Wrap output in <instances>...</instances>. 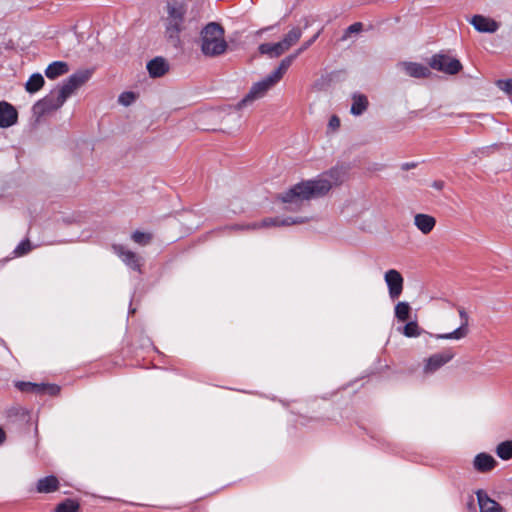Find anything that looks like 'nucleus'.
I'll list each match as a JSON object with an SVG mask.
<instances>
[{"label":"nucleus","instance_id":"nucleus-1","mask_svg":"<svg viewBox=\"0 0 512 512\" xmlns=\"http://www.w3.org/2000/svg\"><path fill=\"white\" fill-rule=\"evenodd\" d=\"M346 179V172L339 167L331 168L317 177L301 181L279 195L285 210L298 211L306 202L326 196Z\"/></svg>","mask_w":512,"mask_h":512},{"label":"nucleus","instance_id":"nucleus-2","mask_svg":"<svg viewBox=\"0 0 512 512\" xmlns=\"http://www.w3.org/2000/svg\"><path fill=\"white\" fill-rule=\"evenodd\" d=\"M91 77V71L82 70L72 74L63 84L51 91L49 95L34 105V111L45 114L59 109L78 88Z\"/></svg>","mask_w":512,"mask_h":512},{"label":"nucleus","instance_id":"nucleus-3","mask_svg":"<svg viewBox=\"0 0 512 512\" xmlns=\"http://www.w3.org/2000/svg\"><path fill=\"white\" fill-rule=\"evenodd\" d=\"M91 77V71L82 70L72 74L63 84L51 91L49 95L34 105V111L45 114L59 109L78 88Z\"/></svg>","mask_w":512,"mask_h":512},{"label":"nucleus","instance_id":"nucleus-4","mask_svg":"<svg viewBox=\"0 0 512 512\" xmlns=\"http://www.w3.org/2000/svg\"><path fill=\"white\" fill-rule=\"evenodd\" d=\"M292 58L293 57H285L273 72H271L261 81L254 83L248 94L236 105L235 108L239 110L247 105H250L256 100L262 99L267 94V92L282 79L292 64Z\"/></svg>","mask_w":512,"mask_h":512},{"label":"nucleus","instance_id":"nucleus-5","mask_svg":"<svg viewBox=\"0 0 512 512\" xmlns=\"http://www.w3.org/2000/svg\"><path fill=\"white\" fill-rule=\"evenodd\" d=\"M199 45L206 57H218L228 49L223 27L216 23H208L200 32Z\"/></svg>","mask_w":512,"mask_h":512},{"label":"nucleus","instance_id":"nucleus-6","mask_svg":"<svg viewBox=\"0 0 512 512\" xmlns=\"http://www.w3.org/2000/svg\"><path fill=\"white\" fill-rule=\"evenodd\" d=\"M187 5L183 2L172 0L167 2L166 17L164 18L165 36L177 45L180 41V33L186 28Z\"/></svg>","mask_w":512,"mask_h":512},{"label":"nucleus","instance_id":"nucleus-7","mask_svg":"<svg viewBox=\"0 0 512 512\" xmlns=\"http://www.w3.org/2000/svg\"><path fill=\"white\" fill-rule=\"evenodd\" d=\"M428 64L429 68L448 75H455L462 69L458 59L443 53L433 55Z\"/></svg>","mask_w":512,"mask_h":512},{"label":"nucleus","instance_id":"nucleus-8","mask_svg":"<svg viewBox=\"0 0 512 512\" xmlns=\"http://www.w3.org/2000/svg\"><path fill=\"white\" fill-rule=\"evenodd\" d=\"M308 221V218L306 217H286V218H279V217H269L265 218L258 222H253L251 224H247L245 226H235V228L239 229H248V230H256V229H266L270 227H276V226H290L295 224H302L306 223Z\"/></svg>","mask_w":512,"mask_h":512},{"label":"nucleus","instance_id":"nucleus-9","mask_svg":"<svg viewBox=\"0 0 512 512\" xmlns=\"http://www.w3.org/2000/svg\"><path fill=\"white\" fill-rule=\"evenodd\" d=\"M455 356L452 349H446L442 352L435 353L425 360L423 371L426 374H432L451 361Z\"/></svg>","mask_w":512,"mask_h":512},{"label":"nucleus","instance_id":"nucleus-10","mask_svg":"<svg viewBox=\"0 0 512 512\" xmlns=\"http://www.w3.org/2000/svg\"><path fill=\"white\" fill-rule=\"evenodd\" d=\"M458 314L461 319L460 326L455 329L454 331L450 333H444V334H436L434 337L436 339H454V340H460L465 338L469 334V315L467 311L463 307L458 308Z\"/></svg>","mask_w":512,"mask_h":512},{"label":"nucleus","instance_id":"nucleus-11","mask_svg":"<svg viewBox=\"0 0 512 512\" xmlns=\"http://www.w3.org/2000/svg\"><path fill=\"white\" fill-rule=\"evenodd\" d=\"M384 280L388 287L389 297L392 300L399 298L403 291L404 284V279L400 272L395 269H390L385 273Z\"/></svg>","mask_w":512,"mask_h":512},{"label":"nucleus","instance_id":"nucleus-12","mask_svg":"<svg viewBox=\"0 0 512 512\" xmlns=\"http://www.w3.org/2000/svg\"><path fill=\"white\" fill-rule=\"evenodd\" d=\"M397 68L405 75L416 79L428 78L431 75L429 67L417 62L402 61L397 64Z\"/></svg>","mask_w":512,"mask_h":512},{"label":"nucleus","instance_id":"nucleus-13","mask_svg":"<svg viewBox=\"0 0 512 512\" xmlns=\"http://www.w3.org/2000/svg\"><path fill=\"white\" fill-rule=\"evenodd\" d=\"M469 23L480 33H495L500 28V23L484 15H474Z\"/></svg>","mask_w":512,"mask_h":512},{"label":"nucleus","instance_id":"nucleus-14","mask_svg":"<svg viewBox=\"0 0 512 512\" xmlns=\"http://www.w3.org/2000/svg\"><path fill=\"white\" fill-rule=\"evenodd\" d=\"M112 249L128 267L133 270L140 271L141 258L136 253L126 249L122 245H113Z\"/></svg>","mask_w":512,"mask_h":512},{"label":"nucleus","instance_id":"nucleus-15","mask_svg":"<svg viewBox=\"0 0 512 512\" xmlns=\"http://www.w3.org/2000/svg\"><path fill=\"white\" fill-rule=\"evenodd\" d=\"M18 119L16 109L6 101L0 102V127L8 128L13 126Z\"/></svg>","mask_w":512,"mask_h":512},{"label":"nucleus","instance_id":"nucleus-16","mask_svg":"<svg viewBox=\"0 0 512 512\" xmlns=\"http://www.w3.org/2000/svg\"><path fill=\"white\" fill-rule=\"evenodd\" d=\"M476 496L480 512H503L501 505L491 499L483 490H478Z\"/></svg>","mask_w":512,"mask_h":512},{"label":"nucleus","instance_id":"nucleus-17","mask_svg":"<svg viewBox=\"0 0 512 512\" xmlns=\"http://www.w3.org/2000/svg\"><path fill=\"white\" fill-rule=\"evenodd\" d=\"M17 387L19 390L25 392H47L49 394H56L59 391V387L55 385H39L31 382H19L17 383Z\"/></svg>","mask_w":512,"mask_h":512},{"label":"nucleus","instance_id":"nucleus-18","mask_svg":"<svg viewBox=\"0 0 512 512\" xmlns=\"http://www.w3.org/2000/svg\"><path fill=\"white\" fill-rule=\"evenodd\" d=\"M414 224L423 234H428L434 229L436 219L431 215L419 213L414 216Z\"/></svg>","mask_w":512,"mask_h":512},{"label":"nucleus","instance_id":"nucleus-19","mask_svg":"<svg viewBox=\"0 0 512 512\" xmlns=\"http://www.w3.org/2000/svg\"><path fill=\"white\" fill-rule=\"evenodd\" d=\"M168 64L162 57H156L147 63V70L151 77H161L168 71Z\"/></svg>","mask_w":512,"mask_h":512},{"label":"nucleus","instance_id":"nucleus-20","mask_svg":"<svg viewBox=\"0 0 512 512\" xmlns=\"http://www.w3.org/2000/svg\"><path fill=\"white\" fill-rule=\"evenodd\" d=\"M59 489L57 477L51 475L41 478L37 481L36 490L38 493H52Z\"/></svg>","mask_w":512,"mask_h":512},{"label":"nucleus","instance_id":"nucleus-21","mask_svg":"<svg viewBox=\"0 0 512 512\" xmlns=\"http://www.w3.org/2000/svg\"><path fill=\"white\" fill-rule=\"evenodd\" d=\"M496 465V460L489 454L480 453L474 459V468L479 472L492 470Z\"/></svg>","mask_w":512,"mask_h":512},{"label":"nucleus","instance_id":"nucleus-22","mask_svg":"<svg viewBox=\"0 0 512 512\" xmlns=\"http://www.w3.org/2000/svg\"><path fill=\"white\" fill-rule=\"evenodd\" d=\"M259 52L263 55H268L270 58H277L286 52L281 41L277 43H262Z\"/></svg>","mask_w":512,"mask_h":512},{"label":"nucleus","instance_id":"nucleus-23","mask_svg":"<svg viewBox=\"0 0 512 512\" xmlns=\"http://www.w3.org/2000/svg\"><path fill=\"white\" fill-rule=\"evenodd\" d=\"M69 71L68 64L63 61H55L48 65L45 70V75L49 79H56L59 76L66 74Z\"/></svg>","mask_w":512,"mask_h":512},{"label":"nucleus","instance_id":"nucleus-24","mask_svg":"<svg viewBox=\"0 0 512 512\" xmlns=\"http://www.w3.org/2000/svg\"><path fill=\"white\" fill-rule=\"evenodd\" d=\"M368 99L363 94H354L352 97L351 113L355 116L363 114L368 108Z\"/></svg>","mask_w":512,"mask_h":512},{"label":"nucleus","instance_id":"nucleus-25","mask_svg":"<svg viewBox=\"0 0 512 512\" xmlns=\"http://www.w3.org/2000/svg\"><path fill=\"white\" fill-rule=\"evenodd\" d=\"M302 36V30L299 27H293L287 34L284 35L281 43L286 51L295 45Z\"/></svg>","mask_w":512,"mask_h":512},{"label":"nucleus","instance_id":"nucleus-26","mask_svg":"<svg viewBox=\"0 0 512 512\" xmlns=\"http://www.w3.org/2000/svg\"><path fill=\"white\" fill-rule=\"evenodd\" d=\"M44 83L45 81L43 76L40 73H35L31 75L26 82V91L29 93H35L43 87Z\"/></svg>","mask_w":512,"mask_h":512},{"label":"nucleus","instance_id":"nucleus-27","mask_svg":"<svg viewBox=\"0 0 512 512\" xmlns=\"http://www.w3.org/2000/svg\"><path fill=\"white\" fill-rule=\"evenodd\" d=\"M410 311H411V307L409 305L408 302H404V301H401V302H398L395 306V317L401 321V322H405L408 320L409 316H410Z\"/></svg>","mask_w":512,"mask_h":512},{"label":"nucleus","instance_id":"nucleus-28","mask_svg":"<svg viewBox=\"0 0 512 512\" xmlns=\"http://www.w3.org/2000/svg\"><path fill=\"white\" fill-rule=\"evenodd\" d=\"M497 455L503 460L512 458V440L504 441L497 446Z\"/></svg>","mask_w":512,"mask_h":512},{"label":"nucleus","instance_id":"nucleus-29","mask_svg":"<svg viewBox=\"0 0 512 512\" xmlns=\"http://www.w3.org/2000/svg\"><path fill=\"white\" fill-rule=\"evenodd\" d=\"M79 503L72 499H66L59 503L55 508V512H78Z\"/></svg>","mask_w":512,"mask_h":512},{"label":"nucleus","instance_id":"nucleus-30","mask_svg":"<svg viewBox=\"0 0 512 512\" xmlns=\"http://www.w3.org/2000/svg\"><path fill=\"white\" fill-rule=\"evenodd\" d=\"M402 333L409 338L418 337L421 334V329L416 321H410L403 327Z\"/></svg>","mask_w":512,"mask_h":512},{"label":"nucleus","instance_id":"nucleus-31","mask_svg":"<svg viewBox=\"0 0 512 512\" xmlns=\"http://www.w3.org/2000/svg\"><path fill=\"white\" fill-rule=\"evenodd\" d=\"M131 238L133 241L139 245L145 246L149 244L152 240V235L150 233H145L141 231H135Z\"/></svg>","mask_w":512,"mask_h":512},{"label":"nucleus","instance_id":"nucleus-32","mask_svg":"<svg viewBox=\"0 0 512 512\" xmlns=\"http://www.w3.org/2000/svg\"><path fill=\"white\" fill-rule=\"evenodd\" d=\"M320 32L316 33L311 39H309L308 41L304 42L301 47L299 49H297V51L292 54V55H289L288 57H293L292 58V62L301 54L303 53L305 50H307L315 41L316 39L318 38Z\"/></svg>","mask_w":512,"mask_h":512},{"label":"nucleus","instance_id":"nucleus-33","mask_svg":"<svg viewBox=\"0 0 512 512\" xmlns=\"http://www.w3.org/2000/svg\"><path fill=\"white\" fill-rule=\"evenodd\" d=\"M118 101L123 106H129L135 101V94L133 92H123L120 94Z\"/></svg>","mask_w":512,"mask_h":512},{"label":"nucleus","instance_id":"nucleus-34","mask_svg":"<svg viewBox=\"0 0 512 512\" xmlns=\"http://www.w3.org/2000/svg\"><path fill=\"white\" fill-rule=\"evenodd\" d=\"M497 87L508 95H512V79L498 80Z\"/></svg>","mask_w":512,"mask_h":512},{"label":"nucleus","instance_id":"nucleus-35","mask_svg":"<svg viewBox=\"0 0 512 512\" xmlns=\"http://www.w3.org/2000/svg\"><path fill=\"white\" fill-rule=\"evenodd\" d=\"M29 251H31V244L29 242V240H25V241H22L16 248H15V251L14 253L17 255V256H22L26 253H28Z\"/></svg>","mask_w":512,"mask_h":512},{"label":"nucleus","instance_id":"nucleus-36","mask_svg":"<svg viewBox=\"0 0 512 512\" xmlns=\"http://www.w3.org/2000/svg\"><path fill=\"white\" fill-rule=\"evenodd\" d=\"M363 28V25L362 23L360 22H356L352 25H350L347 29H346V32H345V37L349 36L350 34L352 33H358L362 30Z\"/></svg>","mask_w":512,"mask_h":512},{"label":"nucleus","instance_id":"nucleus-37","mask_svg":"<svg viewBox=\"0 0 512 512\" xmlns=\"http://www.w3.org/2000/svg\"><path fill=\"white\" fill-rule=\"evenodd\" d=\"M328 127L333 131L337 130L340 127V119L333 115L329 120Z\"/></svg>","mask_w":512,"mask_h":512},{"label":"nucleus","instance_id":"nucleus-38","mask_svg":"<svg viewBox=\"0 0 512 512\" xmlns=\"http://www.w3.org/2000/svg\"><path fill=\"white\" fill-rule=\"evenodd\" d=\"M432 187L437 189V190H441L443 189L444 187V182L443 181H434L433 184H432Z\"/></svg>","mask_w":512,"mask_h":512},{"label":"nucleus","instance_id":"nucleus-39","mask_svg":"<svg viewBox=\"0 0 512 512\" xmlns=\"http://www.w3.org/2000/svg\"><path fill=\"white\" fill-rule=\"evenodd\" d=\"M5 440V433L4 431L0 428V444L3 443Z\"/></svg>","mask_w":512,"mask_h":512},{"label":"nucleus","instance_id":"nucleus-40","mask_svg":"<svg viewBox=\"0 0 512 512\" xmlns=\"http://www.w3.org/2000/svg\"><path fill=\"white\" fill-rule=\"evenodd\" d=\"M410 167H415V164H408L407 168H410Z\"/></svg>","mask_w":512,"mask_h":512}]
</instances>
